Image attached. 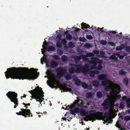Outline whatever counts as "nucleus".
<instances>
[{
    "label": "nucleus",
    "instance_id": "9d476101",
    "mask_svg": "<svg viewBox=\"0 0 130 130\" xmlns=\"http://www.w3.org/2000/svg\"><path fill=\"white\" fill-rule=\"evenodd\" d=\"M58 66V64L57 62L54 60H52L51 61L50 67L52 68H56Z\"/></svg>",
    "mask_w": 130,
    "mask_h": 130
},
{
    "label": "nucleus",
    "instance_id": "2f4dec72",
    "mask_svg": "<svg viewBox=\"0 0 130 130\" xmlns=\"http://www.w3.org/2000/svg\"><path fill=\"white\" fill-rule=\"evenodd\" d=\"M126 103L125 102L123 103L122 102H121L120 104V106H119V108L120 109H123L124 107V106L123 104H126Z\"/></svg>",
    "mask_w": 130,
    "mask_h": 130
},
{
    "label": "nucleus",
    "instance_id": "412c9836",
    "mask_svg": "<svg viewBox=\"0 0 130 130\" xmlns=\"http://www.w3.org/2000/svg\"><path fill=\"white\" fill-rule=\"evenodd\" d=\"M92 93L90 92H88L86 93V97L87 98H91L92 97Z\"/></svg>",
    "mask_w": 130,
    "mask_h": 130
},
{
    "label": "nucleus",
    "instance_id": "37998d69",
    "mask_svg": "<svg viewBox=\"0 0 130 130\" xmlns=\"http://www.w3.org/2000/svg\"><path fill=\"white\" fill-rule=\"evenodd\" d=\"M80 110L79 109L78 107L75 108L74 110L75 113H79V112Z\"/></svg>",
    "mask_w": 130,
    "mask_h": 130
},
{
    "label": "nucleus",
    "instance_id": "39448f33",
    "mask_svg": "<svg viewBox=\"0 0 130 130\" xmlns=\"http://www.w3.org/2000/svg\"><path fill=\"white\" fill-rule=\"evenodd\" d=\"M21 111H20L19 112H16V114L18 115H22L24 116L25 117H33V115L31 113L30 110L29 109H21Z\"/></svg>",
    "mask_w": 130,
    "mask_h": 130
},
{
    "label": "nucleus",
    "instance_id": "7ed1b4c3",
    "mask_svg": "<svg viewBox=\"0 0 130 130\" xmlns=\"http://www.w3.org/2000/svg\"><path fill=\"white\" fill-rule=\"evenodd\" d=\"M6 95L10 101L14 103L15 105L14 106V108H16L19 104L17 98V94L15 92L9 91Z\"/></svg>",
    "mask_w": 130,
    "mask_h": 130
},
{
    "label": "nucleus",
    "instance_id": "0eeeda50",
    "mask_svg": "<svg viewBox=\"0 0 130 130\" xmlns=\"http://www.w3.org/2000/svg\"><path fill=\"white\" fill-rule=\"evenodd\" d=\"M80 64V66L78 67L75 66L77 68L76 70H75V72L77 73H80L81 72H82L83 73H85L87 72H89L90 70L89 68H87L88 67L87 64H86L85 65V67L86 68L82 67L81 64Z\"/></svg>",
    "mask_w": 130,
    "mask_h": 130
},
{
    "label": "nucleus",
    "instance_id": "cd10ccee",
    "mask_svg": "<svg viewBox=\"0 0 130 130\" xmlns=\"http://www.w3.org/2000/svg\"><path fill=\"white\" fill-rule=\"evenodd\" d=\"M109 58L111 60H114L115 61H117L118 60L117 57H116L115 55H112L110 56Z\"/></svg>",
    "mask_w": 130,
    "mask_h": 130
},
{
    "label": "nucleus",
    "instance_id": "f3484780",
    "mask_svg": "<svg viewBox=\"0 0 130 130\" xmlns=\"http://www.w3.org/2000/svg\"><path fill=\"white\" fill-rule=\"evenodd\" d=\"M90 70L89 71V72H87L85 73L87 74H89L90 73V76L91 77H94L95 76V75L94 73L93 72V71H91V70L90 69H89Z\"/></svg>",
    "mask_w": 130,
    "mask_h": 130
},
{
    "label": "nucleus",
    "instance_id": "58836bf2",
    "mask_svg": "<svg viewBox=\"0 0 130 130\" xmlns=\"http://www.w3.org/2000/svg\"><path fill=\"white\" fill-rule=\"evenodd\" d=\"M82 86L85 89L87 88V84L85 83H82Z\"/></svg>",
    "mask_w": 130,
    "mask_h": 130
},
{
    "label": "nucleus",
    "instance_id": "13d9d810",
    "mask_svg": "<svg viewBox=\"0 0 130 130\" xmlns=\"http://www.w3.org/2000/svg\"><path fill=\"white\" fill-rule=\"evenodd\" d=\"M113 120L112 119H107V122L108 123H111L112 121Z\"/></svg>",
    "mask_w": 130,
    "mask_h": 130
},
{
    "label": "nucleus",
    "instance_id": "de8ad7c7",
    "mask_svg": "<svg viewBox=\"0 0 130 130\" xmlns=\"http://www.w3.org/2000/svg\"><path fill=\"white\" fill-rule=\"evenodd\" d=\"M102 67L101 64H99V65L96 67V69L98 70H100L102 68Z\"/></svg>",
    "mask_w": 130,
    "mask_h": 130
},
{
    "label": "nucleus",
    "instance_id": "a211bd4d",
    "mask_svg": "<svg viewBox=\"0 0 130 130\" xmlns=\"http://www.w3.org/2000/svg\"><path fill=\"white\" fill-rule=\"evenodd\" d=\"M81 26L82 28H90V26L88 24H86V23H83L81 24Z\"/></svg>",
    "mask_w": 130,
    "mask_h": 130
},
{
    "label": "nucleus",
    "instance_id": "a18cd8bd",
    "mask_svg": "<svg viewBox=\"0 0 130 130\" xmlns=\"http://www.w3.org/2000/svg\"><path fill=\"white\" fill-rule=\"evenodd\" d=\"M86 38L88 40H91L93 38L92 37L91 35H87L86 36Z\"/></svg>",
    "mask_w": 130,
    "mask_h": 130
},
{
    "label": "nucleus",
    "instance_id": "79ce46f5",
    "mask_svg": "<svg viewBox=\"0 0 130 130\" xmlns=\"http://www.w3.org/2000/svg\"><path fill=\"white\" fill-rule=\"evenodd\" d=\"M57 53L58 55H61L63 54V51L62 50L59 49L57 50Z\"/></svg>",
    "mask_w": 130,
    "mask_h": 130
},
{
    "label": "nucleus",
    "instance_id": "72a5a7b5",
    "mask_svg": "<svg viewBox=\"0 0 130 130\" xmlns=\"http://www.w3.org/2000/svg\"><path fill=\"white\" fill-rule=\"evenodd\" d=\"M45 62L46 63L47 67L48 68L50 67L51 61L50 62L48 60H46L45 61Z\"/></svg>",
    "mask_w": 130,
    "mask_h": 130
},
{
    "label": "nucleus",
    "instance_id": "f257e3e1",
    "mask_svg": "<svg viewBox=\"0 0 130 130\" xmlns=\"http://www.w3.org/2000/svg\"><path fill=\"white\" fill-rule=\"evenodd\" d=\"M6 71L5 75L7 79L11 78L19 79H27L33 80L37 78L35 73L38 70L36 69L35 72L34 69L31 68L29 69L25 67H11L7 69Z\"/></svg>",
    "mask_w": 130,
    "mask_h": 130
},
{
    "label": "nucleus",
    "instance_id": "0e129e2a",
    "mask_svg": "<svg viewBox=\"0 0 130 130\" xmlns=\"http://www.w3.org/2000/svg\"><path fill=\"white\" fill-rule=\"evenodd\" d=\"M108 44L111 45L112 46H114L115 45V43L113 42H109Z\"/></svg>",
    "mask_w": 130,
    "mask_h": 130
},
{
    "label": "nucleus",
    "instance_id": "8fccbe9b",
    "mask_svg": "<svg viewBox=\"0 0 130 130\" xmlns=\"http://www.w3.org/2000/svg\"><path fill=\"white\" fill-rule=\"evenodd\" d=\"M53 57L54 59L56 60L58 59L59 58V56L57 55H54Z\"/></svg>",
    "mask_w": 130,
    "mask_h": 130
},
{
    "label": "nucleus",
    "instance_id": "7c9ffc66",
    "mask_svg": "<svg viewBox=\"0 0 130 130\" xmlns=\"http://www.w3.org/2000/svg\"><path fill=\"white\" fill-rule=\"evenodd\" d=\"M62 61L63 62L66 61L68 60V57L65 55H63L62 56L61 58Z\"/></svg>",
    "mask_w": 130,
    "mask_h": 130
},
{
    "label": "nucleus",
    "instance_id": "473e14b6",
    "mask_svg": "<svg viewBox=\"0 0 130 130\" xmlns=\"http://www.w3.org/2000/svg\"><path fill=\"white\" fill-rule=\"evenodd\" d=\"M108 85H107L106 86H105V89L106 91H109L111 89V87Z\"/></svg>",
    "mask_w": 130,
    "mask_h": 130
},
{
    "label": "nucleus",
    "instance_id": "052dcab7",
    "mask_svg": "<svg viewBox=\"0 0 130 130\" xmlns=\"http://www.w3.org/2000/svg\"><path fill=\"white\" fill-rule=\"evenodd\" d=\"M87 88L89 89H92V86L91 84L87 85Z\"/></svg>",
    "mask_w": 130,
    "mask_h": 130
},
{
    "label": "nucleus",
    "instance_id": "09e8293b",
    "mask_svg": "<svg viewBox=\"0 0 130 130\" xmlns=\"http://www.w3.org/2000/svg\"><path fill=\"white\" fill-rule=\"evenodd\" d=\"M61 42L62 44V43L64 45L66 44L67 43V41L65 39H62Z\"/></svg>",
    "mask_w": 130,
    "mask_h": 130
},
{
    "label": "nucleus",
    "instance_id": "4be33fe9",
    "mask_svg": "<svg viewBox=\"0 0 130 130\" xmlns=\"http://www.w3.org/2000/svg\"><path fill=\"white\" fill-rule=\"evenodd\" d=\"M73 38L72 35L70 34H68L66 35V39L69 41L71 40Z\"/></svg>",
    "mask_w": 130,
    "mask_h": 130
},
{
    "label": "nucleus",
    "instance_id": "f03ea898",
    "mask_svg": "<svg viewBox=\"0 0 130 130\" xmlns=\"http://www.w3.org/2000/svg\"><path fill=\"white\" fill-rule=\"evenodd\" d=\"M103 113L102 112L98 111L94 113V114L91 115L85 118V120L87 121L88 120L92 121L93 122L96 119L98 120H102L104 117L107 119L108 116V113L106 112L103 116Z\"/></svg>",
    "mask_w": 130,
    "mask_h": 130
},
{
    "label": "nucleus",
    "instance_id": "1a4fd4ad",
    "mask_svg": "<svg viewBox=\"0 0 130 130\" xmlns=\"http://www.w3.org/2000/svg\"><path fill=\"white\" fill-rule=\"evenodd\" d=\"M123 101H126L127 107L128 108H130V98H128L126 96H123L122 97Z\"/></svg>",
    "mask_w": 130,
    "mask_h": 130
},
{
    "label": "nucleus",
    "instance_id": "6e6d98bb",
    "mask_svg": "<svg viewBox=\"0 0 130 130\" xmlns=\"http://www.w3.org/2000/svg\"><path fill=\"white\" fill-rule=\"evenodd\" d=\"M94 65H92L91 66V68L92 69H96V64H93Z\"/></svg>",
    "mask_w": 130,
    "mask_h": 130
},
{
    "label": "nucleus",
    "instance_id": "4468645a",
    "mask_svg": "<svg viewBox=\"0 0 130 130\" xmlns=\"http://www.w3.org/2000/svg\"><path fill=\"white\" fill-rule=\"evenodd\" d=\"M80 115L82 116H85L87 115V112L86 110L83 108H81L80 110Z\"/></svg>",
    "mask_w": 130,
    "mask_h": 130
},
{
    "label": "nucleus",
    "instance_id": "aec40b11",
    "mask_svg": "<svg viewBox=\"0 0 130 130\" xmlns=\"http://www.w3.org/2000/svg\"><path fill=\"white\" fill-rule=\"evenodd\" d=\"M74 81L75 85L77 86H80L82 83L80 80L78 79H75Z\"/></svg>",
    "mask_w": 130,
    "mask_h": 130
},
{
    "label": "nucleus",
    "instance_id": "ddd939ff",
    "mask_svg": "<svg viewBox=\"0 0 130 130\" xmlns=\"http://www.w3.org/2000/svg\"><path fill=\"white\" fill-rule=\"evenodd\" d=\"M57 81L55 79L50 81V83L48 85L51 87L52 88L53 87H54L55 85L57 83Z\"/></svg>",
    "mask_w": 130,
    "mask_h": 130
},
{
    "label": "nucleus",
    "instance_id": "603ef678",
    "mask_svg": "<svg viewBox=\"0 0 130 130\" xmlns=\"http://www.w3.org/2000/svg\"><path fill=\"white\" fill-rule=\"evenodd\" d=\"M43 45H42V47L43 48H46L47 47V44L46 43V42H44L43 43Z\"/></svg>",
    "mask_w": 130,
    "mask_h": 130
},
{
    "label": "nucleus",
    "instance_id": "6e6552de",
    "mask_svg": "<svg viewBox=\"0 0 130 130\" xmlns=\"http://www.w3.org/2000/svg\"><path fill=\"white\" fill-rule=\"evenodd\" d=\"M111 103L110 101L107 98L104 100L102 105L103 106L104 109L106 110L108 109L109 106L110 105Z\"/></svg>",
    "mask_w": 130,
    "mask_h": 130
},
{
    "label": "nucleus",
    "instance_id": "4d7b16f0",
    "mask_svg": "<svg viewBox=\"0 0 130 130\" xmlns=\"http://www.w3.org/2000/svg\"><path fill=\"white\" fill-rule=\"evenodd\" d=\"M126 50L127 52H130V46H127L126 47Z\"/></svg>",
    "mask_w": 130,
    "mask_h": 130
},
{
    "label": "nucleus",
    "instance_id": "338daca9",
    "mask_svg": "<svg viewBox=\"0 0 130 130\" xmlns=\"http://www.w3.org/2000/svg\"><path fill=\"white\" fill-rule=\"evenodd\" d=\"M93 53L95 54H98L99 53V52L98 50H95L93 51Z\"/></svg>",
    "mask_w": 130,
    "mask_h": 130
},
{
    "label": "nucleus",
    "instance_id": "c85d7f7f",
    "mask_svg": "<svg viewBox=\"0 0 130 130\" xmlns=\"http://www.w3.org/2000/svg\"><path fill=\"white\" fill-rule=\"evenodd\" d=\"M55 49V47L53 46H49L47 48V51H54Z\"/></svg>",
    "mask_w": 130,
    "mask_h": 130
},
{
    "label": "nucleus",
    "instance_id": "a878e982",
    "mask_svg": "<svg viewBox=\"0 0 130 130\" xmlns=\"http://www.w3.org/2000/svg\"><path fill=\"white\" fill-rule=\"evenodd\" d=\"M129 80L128 78H125L124 79L123 83L125 85L127 86L128 85Z\"/></svg>",
    "mask_w": 130,
    "mask_h": 130
},
{
    "label": "nucleus",
    "instance_id": "6ab92c4d",
    "mask_svg": "<svg viewBox=\"0 0 130 130\" xmlns=\"http://www.w3.org/2000/svg\"><path fill=\"white\" fill-rule=\"evenodd\" d=\"M96 96L98 98H101L103 96V94L102 92L100 91H98L97 92Z\"/></svg>",
    "mask_w": 130,
    "mask_h": 130
},
{
    "label": "nucleus",
    "instance_id": "f704fd0d",
    "mask_svg": "<svg viewBox=\"0 0 130 130\" xmlns=\"http://www.w3.org/2000/svg\"><path fill=\"white\" fill-rule=\"evenodd\" d=\"M66 79L67 80H69L71 79V76L70 75H67L65 76Z\"/></svg>",
    "mask_w": 130,
    "mask_h": 130
},
{
    "label": "nucleus",
    "instance_id": "e433bc0d",
    "mask_svg": "<svg viewBox=\"0 0 130 130\" xmlns=\"http://www.w3.org/2000/svg\"><path fill=\"white\" fill-rule=\"evenodd\" d=\"M87 56L88 57H93L94 56V55L92 53H88L86 54Z\"/></svg>",
    "mask_w": 130,
    "mask_h": 130
},
{
    "label": "nucleus",
    "instance_id": "c9c22d12",
    "mask_svg": "<svg viewBox=\"0 0 130 130\" xmlns=\"http://www.w3.org/2000/svg\"><path fill=\"white\" fill-rule=\"evenodd\" d=\"M52 70L50 69H48L46 73L48 75H50L52 74Z\"/></svg>",
    "mask_w": 130,
    "mask_h": 130
},
{
    "label": "nucleus",
    "instance_id": "9b49d317",
    "mask_svg": "<svg viewBox=\"0 0 130 130\" xmlns=\"http://www.w3.org/2000/svg\"><path fill=\"white\" fill-rule=\"evenodd\" d=\"M98 79L100 80H104L107 79L106 75L103 74H99L98 75Z\"/></svg>",
    "mask_w": 130,
    "mask_h": 130
},
{
    "label": "nucleus",
    "instance_id": "a19ab883",
    "mask_svg": "<svg viewBox=\"0 0 130 130\" xmlns=\"http://www.w3.org/2000/svg\"><path fill=\"white\" fill-rule=\"evenodd\" d=\"M79 40L81 42H85L86 41V40L85 38L82 37H79Z\"/></svg>",
    "mask_w": 130,
    "mask_h": 130
},
{
    "label": "nucleus",
    "instance_id": "5fc2aeb1",
    "mask_svg": "<svg viewBox=\"0 0 130 130\" xmlns=\"http://www.w3.org/2000/svg\"><path fill=\"white\" fill-rule=\"evenodd\" d=\"M94 73V75L98 74L99 72V71L97 70H95L92 71Z\"/></svg>",
    "mask_w": 130,
    "mask_h": 130
},
{
    "label": "nucleus",
    "instance_id": "bf43d9fd",
    "mask_svg": "<svg viewBox=\"0 0 130 130\" xmlns=\"http://www.w3.org/2000/svg\"><path fill=\"white\" fill-rule=\"evenodd\" d=\"M70 113L71 114L74 116H75L76 115L74 110H71Z\"/></svg>",
    "mask_w": 130,
    "mask_h": 130
},
{
    "label": "nucleus",
    "instance_id": "e2e57ef3",
    "mask_svg": "<svg viewBox=\"0 0 130 130\" xmlns=\"http://www.w3.org/2000/svg\"><path fill=\"white\" fill-rule=\"evenodd\" d=\"M76 105V104H75L74 103L71 104V109H73V108H75V107Z\"/></svg>",
    "mask_w": 130,
    "mask_h": 130
},
{
    "label": "nucleus",
    "instance_id": "2eb2a0df",
    "mask_svg": "<svg viewBox=\"0 0 130 130\" xmlns=\"http://www.w3.org/2000/svg\"><path fill=\"white\" fill-rule=\"evenodd\" d=\"M99 82L97 80L92 81V85L95 87H98L99 85Z\"/></svg>",
    "mask_w": 130,
    "mask_h": 130
},
{
    "label": "nucleus",
    "instance_id": "20e7f679",
    "mask_svg": "<svg viewBox=\"0 0 130 130\" xmlns=\"http://www.w3.org/2000/svg\"><path fill=\"white\" fill-rule=\"evenodd\" d=\"M37 88H35L32 90L29 91V92L31 94L32 96L33 95L34 96L37 97V99H38L44 96L43 94L44 92L42 90V88L39 87H37Z\"/></svg>",
    "mask_w": 130,
    "mask_h": 130
},
{
    "label": "nucleus",
    "instance_id": "f8f14e48",
    "mask_svg": "<svg viewBox=\"0 0 130 130\" xmlns=\"http://www.w3.org/2000/svg\"><path fill=\"white\" fill-rule=\"evenodd\" d=\"M98 59L96 57H93L91 58V60H89V63L92 64H96L97 60Z\"/></svg>",
    "mask_w": 130,
    "mask_h": 130
},
{
    "label": "nucleus",
    "instance_id": "680f3d73",
    "mask_svg": "<svg viewBox=\"0 0 130 130\" xmlns=\"http://www.w3.org/2000/svg\"><path fill=\"white\" fill-rule=\"evenodd\" d=\"M71 105H68V106H66V109H70L71 110Z\"/></svg>",
    "mask_w": 130,
    "mask_h": 130
},
{
    "label": "nucleus",
    "instance_id": "5701e85b",
    "mask_svg": "<svg viewBox=\"0 0 130 130\" xmlns=\"http://www.w3.org/2000/svg\"><path fill=\"white\" fill-rule=\"evenodd\" d=\"M30 97L32 98V99H35L37 102H40V104H41V103L43 101V100H42L41 99V98H40L38 99H37H37L38 98L35 96H33V95L31 96Z\"/></svg>",
    "mask_w": 130,
    "mask_h": 130
},
{
    "label": "nucleus",
    "instance_id": "c03bdc74",
    "mask_svg": "<svg viewBox=\"0 0 130 130\" xmlns=\"http://www.w3.org/2000/svg\"><path fill=\"white\" fill-rule=\"evenodd\" d=\"M101 43L103 45H105L106 44V41L104 40H102L100 41Z\"/></svg>",
    "mask_w": 130,
    "mask_h": 130
},
{
    "label": "nucleus",
    "instance_id": "864d4df0",
    "mask_svg": "<svg viewBox=\"0 0 130 130\" xmlns=\"http://www.w3.org/2000/svg\"><path fill=\"white\" fill-rule=\"evenodd\" d=\"M85 46L87 48H89L91 47L90 44L88 43H86L85 45Z\"/></svg>",
    "mask_w": 130,
    "mask_h": 130
},
{
    "label": "nucleus",
    "instance_id": "69168bd1",
    "mask_svg": "<svg viewBox=\"0 0 130 130\" xmlns=\"http://www.w3.org/2000/svg\"><path fill=\"white\" fill-rule=\"evenodd\" d=\"M79 102V101L78 100H75V103H74V104H76V105H78V106H79V104L78 103V102Z\"/></svg>",
    "mask_w": 130,
    "mask_h": 130
},
{
    "label": "nucleus",
    "instance_id": "c756f323",
    "mask_svg": "<svg viewBox=\"0 0 130 130\" xmlns=\"http://www.w3.org/2000/svg\"><path fill=\"white\" fill-rule=\"evenodd\" d=\"M126 72L124 71V70L123 69H121L120 70L119 72V74L121 75H125L126 74Z\"/></svg>",
    "mask_w": 130,
    "mask_h": 130
},
{
    "label": "nucleus",
    "instance_id": "423d86ee",
    "mask_svg": "<svg viewBox=\"0 0 130 130\" xmlns=\"http://www.w3.org/2000/svg\"><path fill=\"white\" fill-rule=\"evenodd\" d=\"M56 71L57 72V77L60 78L66 73L67 71L66 69L62 67H59L56 69Z\"/></svg>",
    "mask_w": 130,
    "mask_h": 130
},
{
    "label": "nucleus",
    "instance_id": "393cba45",
    "mask_svg": "<svg viewBox=\"0 0 130 130\" xmlns=\"http://www.w3.org/2000/svg\"><path fill=\"white\" fill-rule=\"evenodd\" d=\"M102 84L104 86H106L107 85H108L109 84L107 79L103 80L102 82Z\"/></svg>",
    "mask_w": 130,
    "mask_h": 130
},
{
    "label": "nucleus",
    "instance_id": "774afa93",
    "mask_svg": "<svg viewBox=\"0 0 130 130\" xmlns=\"http://www.w3.org/2000/svg\"><path fill=\"white\" fill-rule=\"evenodd\" d=\"M56 38L58 41H60L61 40V37L60 36H57L56 37Z\"/></svg>",
    "mask_w": 130,
    "mask_h": 130
},
{
    "label": "nucleus",
    "instance_id": "3c124183",
    "mask_svg": "<svg viewBox=\"0 0 130 130\" xmlns=\"http://www.w3.org/2000/svg\"><path fill=\"white\" fill-rule=\"evenodd\" d=\"M124 120L127 121L130 120V116H125L124 118Z\"/></svg>",
    "mask_w": 130,
    "mask_h": 130
},
{
    "label": "nucleus",
    "instance_id": "b1692460",
    "mask_svg": "<svg viewBox=\"0 0 130 130\" xmlns=\"http://www.w3.org/2000/svg\"><path fill=\"white\" fill-rule=\"evenodd\" d=\"M80 56H81V58H82L84 61H86L88 60V59L87 58L88 57L86 55H81Z\"/></svg>",
    "mask_w": 130,
    "mask_h": 130
},
{
    "label": "nucleus",
    "instance_id": "ea45409f",
    "mask_svg": "<svg viewBox=\"0 0 130 130\" xmlns=\"http://www.w3.org/2000/svg\"><path fill=\"white\" fill-rule=\"evenodd\" d=\"M68 45L69 47L71 48H73L74 47V43L72 42H70L69 43Z\"/></svg>",
    "mask_w": 130,
    "mask_h": 130
},
{
    "label": "nucleus",
    "instance_id": "4c0bfd02",
    "mask_svg": "<svg viewBox=\"0 0 130 130\" xmlns=\"http://www.w3.org/2000/svg\"><path fill=\"white\" fill-rule=\"evenodd\" d=\"M56 45L58 47L61 48L62 46V43L59 41L57 42L56 43Z\"/></svg>",
    "mask_w": 130,
    "mask_h": 130
},
{
    "label": "nucleus",
    "instance_id": "bb28decb",
    "mask_svg": "<svg viewBox=\"0 0 130 130\" xmlns=\"http://www.w3.org/2000/svg\"><path fill=\"white\" fill-rule=\"evenodd\" d=\"M69 72L71 74H73L75 72V69L73 67H70L69 70Z\"/></svg>",
    "mask_w": 130,
    "mask_h": 130
},
{
    "label": "nucleus",
    "instance_id": "49530a36",
    "mask_svg": "<svg viewBox=\"0 0 130 130\" xmlns=\"http://www.w3.org/2000/svg\"><path fill=\"white\" fill-rule=\"evenodd\" d=\"M69 65L70 66H77V67L80 66V64H76L72 63H70L69 64Z\"/></svg>",
    "mask_w": 130,
    "mask_h": 130
},
{
    "label": "nucleus",
    "instance_id": "dca6fc26",
    "mask_svg": "<svg viewBox=\"0 0 130 130\" xmlns=\"http://www.w3.org/2000/svg\"><path fill=\"white\" fill-rule=\"evenodd\" d=\"M72 58H74L75 61H79L81 59L80 55L79 56H75L74 55H73L72 56Z\"/></svg>",
    "mask_w": 130,
    "mask_h": 130
}]
</instances>
